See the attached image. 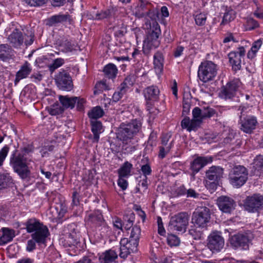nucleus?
I'll return each instance as SVG.
<instances>
[{
    "label": "nucleus",
    "instance_id": "nucleus-1",
    "mask_svg": "<svg viewBox=\"0 0 263 263\" xmlns=\"http://www.w3.org/2000/svg\"><path fill=\"white\" fill-rule=\"evenodd\" d=\"M215 114L214 109L210 107H195L193 111V119L190 121L189 118H184L181 122V126L183 128H187V130H195L199 126L204 120L209 119Z\"/></svg>",
    "mask_w": 263,
    "mask_h": 263
},
{
    "label": "nucleus",
    "instance_id": "nucleus-2",
    "mask_svg": "<svg viewBox=\"0 0 263 263\" xmlns=\"http://www.w3.org/2000/svg\"><path fill=\"white\" fill-rule=\"evenodd\" d=\"M24 225L28 233H33L31 234V237L38 245L46 243L47 238L50 235L47 226L35 218L28 219Z\"/></svg>",
    "mask_w": 263,
    "mask_h": 263
},
{
    "label": "nucleus",
    "instance_id": "nucleus-3",
    "mask_svg": "<svg viewBox=\"0 0 263 263\" xmlns=\"http://www.w3.org/2000/svg\"><path fill=\"white\" fill-rule=\"evenodd\" d=\"M10 164L14 172L22 179H25L30 176L28 160L24 155L17 154L16 151H15L11 156Z\"/></svg>",
    "mask_w": 263,
    "mask_h": 263
},
{
    "label": "nucleus",
    "instance_id": "nucleus-4",
    "mask_svg": "<svg viewBox=\"0 0 263 263\" xmlns=\"http://www.w3.org/2000/svg\"><path fill=\"white\" fill-rule=\"evenodd\" d=\"M146 26L149 30L147 32L146 37L143 42V49L144 52L145 50H148L157 48L160 43L159 36L161 32L160 26L156 21H153L152 24L146 23Z\"/></svg>",
    "mask_w": 263,
    "mask_h": 263
},
{
    "label": "nucleus",
    "instance_id": "nucleus-5",
    "mask_svg": "<svg viewBox=\"0 0 263 263\" xmlns=\"http://www.w3.org/2000/svg\"><path fill=\"white\" fill-rule=\"evenodd\" d=\"M211 210L205 206L197 207L192 215V222L195 226L206 229L211 219Z\"/></svg>",
    "mask_w": 263,
    "mask_h": 263
},
{
    "label": "nucleus",
    "instance_id": "nucleus-6",
    "mask_svg": "<svg viewBox=\"0 0 263 263\" xmlns=\"http://www.w3.org/2000/svg\"><path fill=\"white\" fill-rule=\"evenodd\" d=\"M248 171L242 165L234 167L229 174L231 184L236 187L242 186L247 181Z\"/></svg>",
    "mask_w": 263,
    "mask_h": 263
},
{
    "label": "nucleus",
    "instance_id": "nucleus-7",
    "mask_svg": "<svg viewBox=\"0 0 263 263\" xmlns=\"http://www.w3.org/2000/svg\"><path fill=\"white\" fill-rule=\"evenodd\" d=\"M217 66L211 61L202 62L198 68V77L204 83L212 80L216 76Z\"/></svg>",
    "mask_w": 263,
    "mask_h": 263
},
{
    "label": "nucleus",
    "instance_id": "nucleus-8",
    "mask_svg": "<svg viewBox=\"0 0 263 263\" xmlns=\"http://www.w3.org/2000/svg\"><path fill=\"white\" fill-rule=\"evenodd\" d=\"M74 223L68 225L65 234L60 238V242L65 248L76 246L80 243L79 234Z\"/></svg>",
    "mask_w": 263,
    "mask_h": 263
},
{
    "label": "nucleus",
    "instance_id": "nucleus-9",
    "mask_svg": "<svg viewBox=\"0 0 263 263\" xmlns=\"http://www.w3.org/2000/svg\"><path fill=\"white\" fill-rule=\"evenodd\" d=\"M245 211L249 213H258L263 209V195L255 193L247 196L243 201Z\"/></svg>",
    "mask_w": 263,
    "mask_h": 263
},
{
    "label": "nucleus",
    "instance_id": "nucleus-10",
    "mask_svg": "<svg viewBox=\"0 0 263 263\" xmlns=\"http://www.w3.org/2000/svg\"><path fill=\"white\" fill-rule=\"evenodd\" d=\"M189 215L187 213H179L171 218L169 228L172 231L184 232L189 224Z\"/></svg>",
    "mask_w": 263,
    "mask_h": 263
},
{
    "label": "nucleus",
    "instance_id": "nucleus-11",
    "mask_svg": "<svg viewBox=\"0 0 263 263\" xmlns=\"http://www.w3.org/2000/svg\"><path fill=\"white\" fill-rule=\"evenodd\" d=\"M159 93L160 91L158 87L154 85L147 87L143 90V95L146 101L147 110L149 111L150 114H152V112H158V110L152 106L155 102L158 101Z\"/></svg>",
    "mask_w": 263,
    "mask_h": 263
},
{
    "label": "nucleus",
    "instance_id": "nucleus-12",
    "mask_svg": "<svg viewBox=\"0 0 263 263\" xmlns=\"http://www.w3.org/2000/svg\"><path fill=\"white\" fill-rule=\"evenodd\" d=\"M54 79L57 86L60 89L69 91L73 89L72 78L69 73L65 70H63L57 73Z\"/></svg>",
    "mask_w": 263,
    "mask_h": 263
},
{
    "label": "nucleus",
    "instance_id": "nucleus-13",
    "mask_svg": "<svg viewBox=\"0 0 263 263\" xmlns=\"http://www.w3.org/2000/svg\"><path fill=\"white\" fill-rule=\"evenodd\" d=\"M240 82L238 80H234L223 86L219 93L220 96L224 99H232L238 92Z\"/></svg>",
    "mask_w": 263,
    "mask_h": 263
},
{
    "label": "nucleus",
    "instance_id": "nucleus-14",
    "mask_svg": "<svg viewBox=\"0 0 263 263\" xmlns=\"http://www.w3.org/2000/svg\"><path fill=\"white\" fill-rule=\"evenodd\" d=\"M120 253L119 256L121 258H125L131 253L137 251L138 241L130 240L127 238H122L120 242Z\"/></svg>",
    "mask_w": 263,
    "mask_h": 263
},
{
    "label": "nucleus",
    "instance_id": "nucleus-15",
    "mask_svg": "<svg viewBox=\"0 0 263 263\" xmlns=\"http://www.w3.org/2000/svg\"><path fill=\"white\" fill-rule=\"evenodd\" d=\"M217 204L222 212L227 214H231L236 206L234 199L227 196L219 197L217 199Z\"/></svg>",
    "mask_w": 263,
    "mask_h": 263
},
{
    "label": "nucleus",
    "instance_id": "nucleus-16",
    "mask_svg": "<svg viewBox=\"0 0 263 263\" xmlns=\"http://www.w3.org/2000/svg\"><path fill=\"white\" fill-rule=\"evenodd\" d=\"M249 236L247 233H238L232 236L230 238V243L235 249L241 248L247 249L250 242Z\"/></svg>",
    "mask_w": 263,
    "mask_h": 263
},
{
    "label": "nucleus",
    "instance_id": "nucleus-17",
    "mask_svg": "<svg viewBox=\"0 0 263 263\" xmlns=\"http://www.w3.org/2000/svg\"><path fill=\"white\" fill-rule=\"evenodd\" d=\"M207 246L208 248L214 252H219L223 247L224 241L223 238L217 233H211L208 239Z\"/></svg>",
    "mask_w": 263,
    "mask_h": 263
},
{
    "label": "nucleus",
    "instance_id": "nucleus-18",
    "mask_svg": "<svg viewBox=\"0 0 263 263\" xmlns=\"http://www.w3.org/2000/svg\"><path fill=\"white\" fill-rule=\"evenodd\" d=\"M212 161V157H197L191 163L190 169L192 171L191 175L194 176L203 167Z\"/></svg>",
    "mask_w": 263,
    "mask_h": 263
},
{
    "label": "nucleus",
    "instance_id": "nucleus-19",
    "mask_svg": "<svg viewBox=\"0 0 263 263\" xmlns=\"http://www.w3.org/2000/svg\"><path fill=\"white\" fill-rule=\"evenodd\" d=\"M223 169L220 166H212L205 172L206 178L210 181H219L222 177Z\"/></svg>",
    "mask_w": 263,
    "mask_h": 263
},
{
    "label": "nucleus",
    "instance_id": "nucleus-20",
    "mask_svg": "<svg viewBox=\"0 0 263 263\" xmlns=\"http://www.w3.org/2000/svg\"><path fill=\"white\" fill-rule=\"evenodd\" d=\"M240 121L241 124V129L243 130V132L254 129L257 123L256 118L252 116H247L242 118V115H240Z\"/></svg>",
    "mask_w": 263,
    "mask_h": 263
},
{
    "label": "nucleus",
    "instance_id": "nucleus-21",
    "mask_svg": "<svg viewBox=\"0 0 263 263\" xmlns=\"http://www.w3.org/2000/svg\"><path fill=\"white\" fill-rule=\"evenodd\" d=\"M142 124L140 121L133 120L129 123H122L119 127V132H139L141 129Z\"/></svg>",
    "mask_w": 263,
    "mask_h": 263
},
{
    "label": "nucleus",
    "instance_id": "nucleus-22",
    "mask_svg": "<svg viewBox=\"0 0 263 263\" xmlns=\"http://www.w3.org/2000/svg\"><path fill=\"white\" fill-rule=\"evenodd\" d=\"M31 70L30 64L26 61L16 73L14 80L15 85H16L21 80L27 78L30 74Z\"/></svg>",
    "mask_w": 263,
    "mask_h": 263
},
{
    "label": "nucleus",
    "instance_id": "nucleus-23",
    "mask_svg": "<svg viewBox=\"0 0 263 263\" xmlns=\"http://www.w3.org/2000/svg\"><path fill=\"white\" fill-rule=\"evenodd\" d=\"M8 40L10 44L14 47H18L22 45L24 42L23 33L18 29H15L10 35Z\"/></svg>",
    "mask_w": 263,
    "mask_h": 263
},
{
    "label": "nucleus",
    "instance_id": "nucleus-24",
    "mask_svg": "<svg viewBox=\"0 0 263 263\" xmlns=\"http://www.w3.org/2000/svg\"><path fill=\"white\" fill-rule=\"evenodd\" d=\"M118 255L115 251L110 249L106 250L99 257L101 263H111L117 258Z\"/></svg>",
    "mask_w": 263,
    "mask_h": 263
},
{
    "label": "nucleus",
    "instance_id": "nucleus-25",
    "mask_svg": "<svg viewBox=\"0 0 263 263\" xmlns=\"http://www.w3.org/2000/svg\"><path fill=\"white\" fill-rule=\"evenodd\" d=\"M57 45L59 47V50L63 52H72L75 50L76 46L72 44L71 41L66 39H62L57 41Z\"/></svg>",
    "mask_w": 263,
    "mask_h": 263
},
{
    "label": "nucleus",
    "instance_id": "nucleus-26",
    "mask_svg": "<svg viewBox=\"0 0 263 263\" xmlns=\"http://www.w3.org/2000/svg\"><path fill=\"white\" fill-rule=\"evenodd\" d=\"M14 181L9 173L0 172V190L12 187Z\"/></svg>",
    "mask_w": 263,
    "mask_h": 263
},
{
    "label": "nucleus",
    "instance_id": "nucleus-27",
    "mask_svg": "<svg viewBox=\"0 0 263 263\" xmlns=\"http://www.w3.org/2000/svg\"><path fill=\"white\" fill-rule=\"evenodd\" d=\"M3 235L0 237V245L11 241L15 236V231L8 228H2Z\"/></svg>",
    "mask_w": 263,
    "mask_h": 263
},
{
    "label": "nucleus",
    "instance_id": "nucleus-28",
    "mask_svg": "<svg viewBox=\"0 0 263 263\" xmlns=\"http://www.w3.org/2000/svg\"><path fill=\"white\" fill-rule=\"evenodd\" d=\"M164 58L162 53L157 51L154 55V69L157 74H161L163 70Z\"/></svg>",
    "mask_w": 263,
    "mask_h": 263
},
{
    "label": "nucleus",
    "instance_id": "nucleus-29",
    "mask_svg": "<svg viewBox=\"0 0 263 263\" xmlns=\"http://www.w3.org/2000/svg\"><path fill=\"white\" fill-rule=\"evenodd\" d=\"M59 99L64 109L70 108L72 109L76 105V100L77 97H69L68 96H59Z\"/></svg>",
    "mask_w": 263,
    "mask_h": 263
},
{
    "label": "nucleus",
    "instance_id": "nucleus-30",
    "mask_svg": "<svg viewBox=\"0 0 263 263\" xmlns=\"http://www.w3.org/2000/svg\"><path fill=\"white\" fill-rule=\"evenodd\" d=\"M228 57L233 69L235 71L240 69L241 64L243 59L238 54L235 53V51L231 52L228 54Z\"/></svg>",
    "mask_w": 263,
    "mask_h": 263
},
{
    "label": "nucleus",
    "instance_id": "nucleus-31",
    "mask_svg": "<svg viewBox=\"0 0 263 263\" xmlns=\"http://www.w3.org/2000/svg\"><path fill=\"white\" fill-rule=\"evenodd\" d=\"M68 15L59 14L53 15L46 20V25L49 26L55 25L58 23L66 22L68 19Z\"/></svg>",
    "mask_w": 263,
    "mask_h": 263
},
{
    "label": "nucleus",
    "instance_id": "nucleus-32",
    "mask_svg": "<svg viewBox=\"0 0 263 263\" xmlns=\"http://www.w3.org/2000/svg\"><path fill=\"white\" fill-rule=\"evenodd\" d=\"M133 164L128 161L125 162L120 168L118 170V176L123 177H128L131 175V171Z\"/></svg>",
    "mask_w": 263,
    "mask_h": 263
},
{
    "label": "nucleus",
    "instance_id": "nucleus-33",
    "mask_svg": "<svg viewBox=\"0 0 263 263\" xmlns=\"http://www.w3.org/2000/svg\"><path fill=\"white\" fill-rule=\"evenodd\" d=\"M12 53L11 47L8 44L0 45V59L6 61L10 58Z\"/></svg>",
    "mask_w": 263,
    "mask_h": 263
},
{
    "label": "nucleus",
    "instance_id": "nucleus-34",
    "mask_svg": "<svg viewBox=\"0 0 263 263\" xmlns=\"http://www.w3.org/2000/svg\"><path fill=\"white\" fill-rule=\"evenodd\" d=\"M87 220L96 226H100L103 220V218L101 212L96 211L88 215Z\"/></svg>",
    "mask_w": 263,
    "mask_h": 263
},
{
    "label": "nucleus",
    "instance_id": "nucleus-35",
    "mask_svg": "<svg viewBox=\"0 0 263 263\" xmlns=\"http://www.w3.org/2000/svg\"><path fill=\"white\" fill-rule=\"evenodd\" d=\"M103 71L106 77L112 79L116 76L118 69L115 65L110 63L104 67Z\"/></svg>",
    "mask_w": 263,
    "mask_h": 263
},
{
    "label": "nucleus",
    "instance_id": "nucleus-36",
    "mask_svg": "<svg viewBox=\"0 0 263 263\" xmlns=\"http://www.w3.org/2000/svg\"><path fill=\"white\" fill-rule=\"evenodd\" d=\"M148 3L146 1L140 2V3L135 8V14L139 17H143L145 15H149L150 11L146 13L144 12L145 10H147L146 5Z\"/></svg>",
    "mask_w": 263,
    "mask_h": 263
},
{
    "label": "nucleus",
    "instance_id": "nucleus-37",
    "mask_svg": "<svg viewBox=\"0 0 263 263\" xmlns=\"http://www.w3.org/2000/svg\"><path fill=\"white\" fill-rule=\"evenodd\" d=\"M104 115L103 109L99 106L92 108L88 112V117L92 120L102 117Z\"/></svg>",
    "mask_w": 263,
    "mask_h": 263
},
{
    "label": "nucleus",
    "instance_id": "nucleus-38",
    "mask_svg": "<svg viewBox=\"0 0 263 263\" xmlns=\"http://www.w3.org/2000/svg\"><path fill=\"white\" fill-rule=\"evenodd\" d=\"M135 218V214L134 212H132L124 216L123 226L125 230H129L132 227H133V226Z\"/></svg>",
    "mask_w": 263,
    "mask_h": 263
},
{
    "label": "nucleus",
    "instance_id": "nucleus-39",
    "mask_svg": "<svg viewBox=\"0 0 263 263\" xmlns=\"http://www.w3.org/2000/svg\"><path fill=\"white\" fill-rule=\"evenodd\" d=\"M262 45V41L261 40H258L257 41L254 42L252 47L250 50L247 54V57L249 59H253L255 57L256 52L260 48Z\"/></svg>",
    "mask_w": 263,
    "mask_h": 263
},
{
    "label": "nucleus",
    "instance_id": "nucleus-40",
    "mask_svg": "<svg viewBox=\"0 0 263 263\" xmlns=\"http://www.w3.org/2000/svg\"><path fill=\"white\" fill-rule=\"evenodd\" d=\"M202 135L200 136L201 140L204 142L211 143L215 141L217 136L216 133H201Z\"/></svg>",
    "mask_w": 263,
    "mask_h": 263
},
{
    "label": "nucleus",
    "instance_id": "nucleus-41",
    "mask_svg": "<svg viewBox=\"0 0 263 263\" xmlns=\"http://www.w3.org/2000/svg\"><path fill=\"white\" fill-rule=\"evenodd\" d=\"M134 133H116V137L123 143L127 144L134 137Z\"/></svg>",
    "mask_w": 263,
    "mask_h": 263
},
{
    "label": "nucleus",
    "instance_id": "nucleus-42",
    "mask_svg": "<svg viewBox=\"0 0 263 263\" xmlns=\"http://www.w3.org/2000/svg\"><path fill=\"white\" fill-rule=\"evenodd\" d=\"M140 235V227L136 225L132 228L129 238L130 239V240L138 241V242L139 243Z\"/></svg>",
    "mask_w": 263,
    "mask_h": 263
},
{
    "label": "nucleus",
    "instance_id": "nucleus-43",
    "mask_svg": "<svg viewBox=\"0 0 263 263\" xmlns=\"http://www.w3.org/2000/svg\"><path fill=\"white\" fill-rule=\"evenodd\" d=\"M253 164L255 170L263 171V155H257L254 159Z\"/></svg>",
    "mask_w": 263,
    "mask_h": 263
},
{
    "label": "nucleus",
    "instance_id": "nucleus-44",
    "mask_svg": "<svg viewBox=\"0 0 263 263\" xmlns=\"http://www.w3.org/2000/svg\"><path fill=\"white\" fill-rule=\"evenodd\" d=\"M191 95L189 93L184 94L183 98V113L187 114L190 108Z\"/></svg>",
    "mask_w": 263,
    "mask_h": 263
},
{
    "label": "nucleus",
    "instance_id": "nucleus-45",
    "mask_svg": "<svg viewBox=\"0 0 263 263\" xmlns=\"http://www.w3.org/2000/svg\"><path fill=\"white\" fill-rule=\"evenodd\" d=\"M235 17V12L233 10L226 12L223 17L221 25H225L231 21L233 20Z\"/></svg>",
    "mask_w": 263,
    "mask_h": 263
},
{
    "label": "nucleus",
    "instance_id": "nucleus-46",
    "mask_svg": "<svg viewBox=\"0 0 263 263\" xmlns=\"http://www.w3.org/2000/svg\"><path fill=\"white\" fill-rule=\"evenodd\" d=\"M64 111V108L58 103L54 104L49 110V114L52 116L61 114Z\"/></svg>",
    "mask_w": 263,
    "mask_h": 263
},
{
    "label": "nucleus",
    "instance_id": "nucleus-47",
    "mask_svg": "<svg viewBox=\"0 0 263 263\" xmlns=\"http://www.w3.org/2000/svg\"><path fill=\"white\" fill-rule=\"evenodd\" d=\"M108 86L106 84V83L104 81H100L99 82L97 83L95 85V89L93 91L94 95H98L101 92L103 91L104 90L108 89Z\"/></svg>",
    "mask_w": 263,
    "mask_h": 263
},
{
    "label": "nucleus",
    "instance_id": "nucleus-48",
    "mask_svg": "<svg viewBox=\"0 0 263 263\" xmlns=\"http://www.w3.org/2000/svg\"><path fill=\"white\" fill-rule=\"evenodd\" d=\"M64 63V60L62 58H58L53 61L52 64L48 65L49 70L53 72L56 69L58 68Z\"/></svg>",
    "mask_w": 263,
    "mask_h": 263
},
{
    "label": "nucleus",
    "instance_id": "nucleus-49",
    "mask_svg": "<svg viewBox=\"0 0 263 263\" xmlns=\"http://www.w3.org/2000/svg\"><path fill=\"white\" fill-rule=\"evenodd\" d=\"M135 81L134 76L129 75L125 79L124 82L121 84V87H124V89L126 90L130 86H133Z\"/></svg>",
    "mask_w": 263,
    "mask_h": 263
},
{
    "label": "nucleus",
    "instance_id": "nucleus-50",
    "mask_svg": "<svg viewBox=\"0 0 263 263\" xmlns=\"http://www.w3.org/2000/svg\"><path fill=\"white\" fill-rule=\"evenodd\" d=\"M173 140L171 141L170 143L168 144L167 146H162L159 147V157L163 159L164 158L166 154L170 152L172 146V143Z\"/></svg>",
    "mask_w": 263,
    "mask_h": 263
},
{
    "label": "nucleus",
    "instance_id": "nucleus-51",
    "mask_svg": "<svg viewBox=\"0 0 263 263\" xmlns=\"http://www.w3.org/2000/svg\"><path fill=\"white\" fill-rule=\"evenodd\" d=\"M195 23L198 26H203L205 24L206 20V14L203 13H200L194 15Z\"/></svg>",
    "mask_w": 263,
    "mask_h": 263
},
{
    "label": "nucleus",
    "instance_id": "nucleus-52",
    "mask_svg": "<svg viewBox=\"0 0 263 263\" xmlns=\"http://www.w3.org/2000/svg\"><path fill=\"white\" fill-rule=\"evenodd\" d=\"M196 228L192 229L189 230V234L195 240L203 239V233Z\"/></svg>",
    "mask_w": 263,
    "mask_h": 263
},
{
    "label": "nucleus",
    "instance_id": "nucleus-53",
    "mask_svg": "<svg viewBox=\"0 0 263 263\" xmlns=\"http://www.w3.org/2000/svg\"><path fill=\"white\" fill-rule=\"evenodd\" d=\"M167 242L170 246H177L179 245L180 240L177 236L174 234H168Z\"/></svg>",
    "mask_w": 263,
    "mask_h": 263
},
{
    "label": "nucleus",
    "instance_id": "nucleus-54",
    "mask_svg": "<svg viewBox=\"0 0 263 263\" xmlns=\"http://www.w3.org/2000/svg\"><path fill=\"white\" fill-rule=\"evenodd\" d=\"M90 124L91 126V132H99L101 130H104V128L100 121L91 120Z\"/></svg>",
    "mask_w": 263,
    "mask_h": 263
},
{
    "label": "nucleus",
    "instance_id": "nucleus-55",
    "mask_svg": "<svg viewBox=\"0 0 263 263\" xmlns=\"http://www.w3.org/2000/svg\"><path fill=\"white\" fill-rule=\"evenodd\" d=\"M126 91V90L124 89V87H121L119 91H116L113 94L112 97L113 101L118 102L125 93Z\"/></svg>",
    "mask_w": 263,
    "mask_h": 263
},
{
    "label": "nucleus",
    "instance_id": "nucleus-56",
    "mask_svg": "<svg viewBox=\"0 0 263 263\" xmlns=\"http://www.w3.org/2000/svg\"><path fill=\"white\" fill-rule=\"evenodd\" d=\"M141 170L144 177H147V176L151 175L152 172L149 163L142 165L141 167Z\"/></svg>",
    "mask_w": 263,
    "mask_h": 263
},
{
    "label": "nucleus",
    "instance_id": "nucleus-57",
    "mask_svg": "<svg viewBox=\"0 0 263 263\" xmlns=\"http://www.w3.org/2000/svg\"><path fill=\"white\" fill-rule=\"evenodd\" d=\"M8 151L9 148L7 146H4L0 151V167L3 165L4 161L7 156Z\"/></svg>",
    "mask_w": 263,
    "mask_h": 263
},
{
    "label": "nucleus",
    "instance_id": "nucleus-58",
    "mask_svg": "<svg viewBox=\"0 0 263 263\" xmlns=\"http://www.w3.org/2000/svg\"><path fill=\"white\" fill-rule=\"evenodd\" d=\"M31 6H41L45 4L47 0H25Z\"/></svg>",
    "mask_w": 263,
    "mask_h": 263
},
{
    "label": "nucleus",
    "instance_id": "nucleus-59",
    "mask_svg": "<svg viewBox=\"0 0 263 263\" xmlns=\"http://www.w3.org/2000/svg\"><path fill=\"white\" fill-rule=\"evenodd\" d=\"M219 181H210L207 180L205 182L206 187L211 191L216 190Z\"/></svg>",
    "mask_w": 263,
    "mask_h": 263
},
{
    "label": "nucleus",
    "instance_id": "nucleus-60",
    "mask_svg": "<svg viewBox=\"0 0 263 263\" xmlns=\"http://www.w3.org/2000/svg\"><path fill=\"white\" fill-rule=\"evenodd\" d=\"M110 15V12L109 10H106L105 11H101L100 13L95 14V15L93 16V18L95 20H102L108 17Z\"/></svg>",
    "mask_w": 263,
    "mask_h": 263
},
{
    "label": "nucleus",
    "instance_id": "nucleus-61",
    "mask_svg": "<svg viewBox=\"0 0 263 263\" xmlns=\"http://www.w3.org/2000/svg\"><path fill=\"white\" fill-rule=\"evenodd\" d=\"M171 135L170 133H164L161 137V144L164 146H167L169 140L171 138Z\"/></svg>",
    "mask_w": 263,
    "mask_h": 263
},
{
    "label": "nucleus",
    "instance_id": "nucleus-62",
    "mask_svg": "<svg viewBox=\"0 0 263 263\" xmlns=\"http://www.w3.org/2000/svg\"><path fill=\"white\" fill-rule=\"evenodd\" d=\"M21 152L20 153H17V154H22L24 155L25 157L27 155L32 153L34 150V147L32 145H28L26 146H25L21 149Z\"/></svg>",
    "mask_w": 263,
    "mask_h": 263
},
{
    "label": "nucleus",
    "instance_id": "nucleus-63",
    "mask_svg": "<svg viewBox=\"0 0 263 263\" xmlns=\"http://www.w3.org/2000/svg\"><path fill=\"white\" fill-rule=\"evenodd\" d=\"M84 99L81 97H77L76 100V104H77V108L78 110H83L84 109V104L85 103Z\"/></svg>",
    "mask_w": 263,
    "mask_h": 263
},
{
    "label": "nucleus",
    "instance_id": "nucleus-64",
    "mask_svg": "<svg viewBox=\"0 0 263 263\" xmlns=\"http://www.w3.org/2000/svg\"><path fill=\"white\" fill-rule=\"evenodd\" d=\"M124 177L119 176L118 180V185L122 189V190H125L128 186V182L124 179Z\"/></svg>",
    "mask_w": 263,
    "mask_h": 263
}]
</instances>
